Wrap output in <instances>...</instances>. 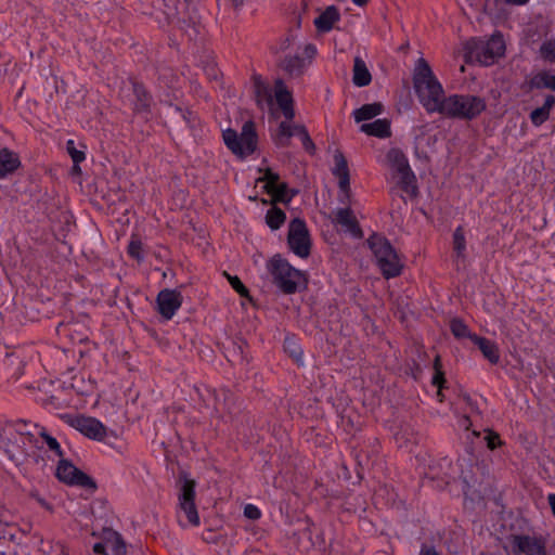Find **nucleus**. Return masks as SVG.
I'll return each instance as SVG.
<instances>
[{"instance_id":"nucleus-1","label":"nucleus","mask_w":555,"mask_h":555,"mask_svg":"<svg viewBox=\"0 0 555 555\" xmlns=\"http://www.w3.org/2000/svg\"><path fill=\"white\" fill-rule=\"evenodd\" d=\"M280 117H283L284 120H280V147H285L291 145V139L293 137H298L301 140L304 149L310 153L314 154L315 144L310 138L307 128L301 124L294 122L295 118V107H294V99L293 93L285 85L283 80L280 79Z\"/></svg>"},{"instance_id":"nucleus-2","label":"nucleus","mask_w":555,"mask_h":555,"mask_svg":"<svg viewBox=\"0 0 555 555\" xmlns=\"http://www.w3.org/2000/svg\"><path fill=\"white\" fill-rule=\"evenodd\" d=\"M413 87L426 112L436 113L444 99V91L435 77L428 62L423 57L416 62L413 74Z\"/></svg>"},{"instance_id":"nucleus-3","label":"nucleus","mask_w":555,"mask_h":555,"mask_svg":"<svg viewBox=\"0 0 555 555\" xmlns=\"http://www.w3.org/2000/svg\"><path fill=\"white\" fill-rule=\"evenodd\" d=\"M467 457L457 459L455 463L447 457L441 459L436 466L429 467V475L433 479L440 478L444 480L446 483L462 480L464 485L463 493L467 495L475 483L473 470L476 463L472 448L467 449Z\"/></svg>"},{"instance_id":"nucleus-4","label":"nucleus","mask_w":555,"mask_h":555,"mask_svg":"<svg viewBox=\"0 0 555 555\" xmlns=\"http://www.w3.org/2000/svg\"><path fill=\"white\" fill-rule=\"evenodd\" d=\"M485 109L486 102L479 96L453 94L444 96L436 113L450 118L472 120Z\"/></svg>"},{"instance_id":"nucleus-5","label":"nucleus","mask_w":555,"mask_h":555,"mask_svg":"<svg viewBox=\"0 0 555 555\" xmlns=\"http://www.w3.org/2000/svg\"><path fill=\"white\" fill-rule=\"evenodd\" d=\"M367 245L373 251L377 264L386 279L400 275L403 266L387 238L378 234H373L367 238Z\"/></svg>"},{"instance_id":"nucleus-6","label":"nucleus","mask_w":555,"mask_h":555,"mask_svg":"<svg viewBox=\"0 0 555 555\" xmlns=\"http://www.w3.org/2000/svg\"><path fill=\"white\" fill-rule=\"evenodd\" d=\"M178 511L177 517L181 526H199V516L195 505V487L194 480L188 478L186 474H182L178 480Z\"/></svg>"},{"instance_id":"nucleus-7","label":"nucleus","mask_w":555,"mask_h":555,"mask_svg":"<svg viewBox=\"0 0 555 555\" xmlns=\"http://www.w3.org/2000/svg\"><path fill=\"white\" fill-rule=\"evenodd\" d=\"M223 141L227 147L242 159L253 154L257 145V135L253 121H246L240 134L230 128L224 130Z\"/></svg>"},{"instance_id":"nucleus-8","label":"nucleus","mask_w":555,"mask_h":555,"mask_svg":"<svg viewBox=\"0 0 555 555\" xmlns=\"http://www.w3.org/2000/svg\"><path fill=\"white\" fill-rule=\"evenodd\" d=\"M253 89L257 106L275 119L278 113V78L268 80L255 74L253 76Z\"/></svg>"},{"instance_id":"nucleus-9","label":"nucleus","mask_w":555,"mask_h":555,"mask_svg":"<svg viewBox=\"0 0 555 555\" xmlns=\"http://www.w3.org/2000/svg\"><path fill=\"white\" fill-rule=\"evenodd\" d=\"M288 248L300 258H308L311 253V237L306 222L302 219L294 218L288 224L287 231Z\"/></svg>"},{"instance_id":"nucleus-10","label":"nucleus","mask_w":555,"mask_h":555,"mask_svg":"<svg viewBox=\"0 0 555 555\" xmlns=\"http://www.w3.org/2000/svg\"><path fill=\"white\" fill-rule=\"evenodd\" d=\"M259 184L262 192H266L269 195V199H261L262 204L271 205L266 215V223L271 230H278V173L268 169L264 177L257 179L256 188Z\"/></svg>"},{"instance_id":"nucleus-11","label":"nucleus","mask_w":555,"mask_h":555,"mask_svg":"<svg viewBox=\"0 0 555 555\" xmlns=\"http://www.w3.org/2000/svg\"><path fill=\"white\" fill-rule=\"evenodd\" d=\"M62 418L89 439L103 441L107 436V428L95 417L65 414Z\"/></svg>"},{"instance_id":"nucleus-12","label":"nucleus","mask_w":555,"mask_h":555,"mask_svg":"<svg viewBox=\"0 0 555 555\" xmlns=\"http://www.w3.org/2000/svg\"><path fill=\"white\" fill-rule=\"evenodd\" d=\"M56 477L69 486H78L88 490L96 489L95 481L68 460H60L56 467Z\"/></svg>"},{"instance_id":"nucleus-13","label":"nucleus","mask_w":555,"mask_h":555,"mask_svg":"<svg viewBox=\"0 0 555 555\" xmlns=\"http://www.w3.org/2000/svg\"><path fill=\"white\" fill-rule=\"evenodd\" d=\"M317 53V47L313 43H307L304 46L301 54L296 52L295 54L285 55L282 67L291 77H300L311 65Z\"/></svg>"},{"instance_id":"nucleus-14","label":"nucleus","mask_w":555,"mask_h":555,"mask_svg":"<svg viewBox=\"0 0 555 555\" xmlns=\"http://www.w3.org/2000/svg\"><path fill=\"white\" fill-rule=\"evenodd\" d=\"M308 279L305 272L295 269L286 260L280 258V291L295 294L307 287Z\"/></svg>"},{"instance_id":"nucleus-15","label":"nucleus","mask_w":555,"mask_h":555,"mask_svg":"<svg viewBox=\"0 0 555 555\" xmlns=\"http://www.w3.org/2000/svg\"><path fill=\"white\" fill-rule=\"evenodd\" d=\"M509 541L514 555H546L545 540L542 537L512 534Z\"/></svg>"},{"instance_id":"nucleus-16","label":"nucleus","mask_w":555,"mask_h":555,"mask_svg":"<svg viewBox=\"0 0 555 555\" xmlns=\"http://www.w3.org/2000/svg\"><path fill=\"white\" fill-rule=\"evenodd\" d=\"M157 311L165 320H171L182 305V295L176 289L165 288L156 298Z\"/></svg>"},{"instance_id":"nucleus-17","label":"nucleus","mask_w":555,"mask_h":555,"mask_svg":"<svg viewBox=\"0 0 555 555\" xmlns=\"http://www.w3.org/2000/svg\"><path fill=\"white\" fill-rule=\"evenodd\" d=\"M131 85V94L130 103L135 113H149L151 109V105L153 103V98L151 93L146 90V88L134 80H130Z\"/></svg>"},{"instance_id":"nucleus-18","label":"nucleus","mask_w":555,"mask_h":555,"mask_svg":"<svg viewBox=\"0 0 555 555\" xmlns=\"http://www.w3.org/2000/svg\"><path fill=\"white\" fill-rule=\"evenodd\" d=\"M319 11L320 14L314 18L313 25L319 34L330 33L340 21V12L335 5H328L324 10Z\"/></svg>"},{"instance_id":"nucleus-19","label":"nucleus","mask_w":555,"mask_h":555,"mask_svg":"<svg viewBox=\"0 0 555 555\" xmlns=\"http://www.w3.org/2000/svg\"><path fill=\"white\" fill-rule=\"evenodd\" d=\"M479 49L480 51L477 52V56H482L483 60L481 61L485 64H490L495 57L503 55L505 51L503 37L501 35H493L486 43H481Z\"/></svg>"},{"instance_id":"nucleus-20","label":"nucleus","mask_w":555,"mask_h":555,"mask_svg":"<svg viewBox=\"0 0 555 555\" xmlns=\"http://www.w3.org/2000/svg\"><path fill=\"white\" fill-rule=\"evenodd\" d=\"M335 221L345 227L354 237H362L363 232L350 207L339 208L335 215Z\"/></svg>"},{"instance_id":"nucleus-21","label":"nucleus","mask_w":555,"mask_h":555,"mask_svg":"<svg viewBox=\"0 0 555 555\" xmlns=\"http://www.w3.org/2000/svg\"><path fill=\"white\" fill-rule=\"evenodd\" d=\"M263 292L274 293L278 288V255L272 256L267 262L266 272L261 276Z\"/></svg>"},{"instance_id":"nucleus-22","label":"nucleus","mask_w":555,"mask_h":555,"mask_svg":"<svg viewBox=\"0 0 555 555\" xmlns=\"http://www.w3.org/2000/svg\"><path fill=\"white\" fill-rule=\"evenodd\" d=\"M21 166V160L14 152L9 149L0 151V179L12 175Z\"/></svg>"},{"instance_id":"nucleus-23","label":"nucleus","mask_w":555,"mask_h":555,"mask_svg":"<svg viewBox=\"0 0 555 555\" xmlns=\"http://www.w3.org/2000/svg\"><path fill=\"white\" fill-rule=\"evenodd\" d=\"M360 130L367 135L376 138H389L391 135L390 121L388 119H376L373 122L362 124Z\"/></svg>"},{"instance_id":"nucleus-24","label":"nucleus","mask_w":555,"mask_h":555,"mask_svg":"<svg viewBox=\"0 0 555 555\" xmlns=\"http://www.w3.org/2000/svg\"><path fill=\"white\" fill-rule=\"evenodd\" d=\"M470 340L478 346L483 357L488 359L492 364H496L499 362V348L493 341L477 335H472Z\"/></svg>"},{"instance_id":"nucleus-25","label":"nucleus","mask_w":555,"mask_h":555,"mask_svg":"<svg viewBox=\"0 0 555 555\" xmlns=\"http://www.w3.org/2000/svg\"><path fill=\"white\" fill-rule=\"evenodd\" d=\"M352 72V82L357 87H365L371 83L372 75L365 62L360 56L354 57Z\"/></svg>"},{"instance_id":"nucleus-26","label":"nucleus","mask_w":555,"mask_h":555,"mask_svg":"<svg viewBox=\"0 0 555 555\" xmlns=\"http://www.w3.org/2000/svg\"><path fill=\"white\" fill-rule=\"evenodd\" d=\"M335 167L333 169V175L338 178V186L347 188L350 182V175L348 169L347 159L340 152H336L334 155Z\"/></svg>"},{"instance_id":"nucleus-27","label":"nucleus","mask_w":555,"mask_h":555,"mask_svg":"<svg viewBox=\"0 0 555 555\" xmlns=\"http://www.w3.org/2000/svg\"><path fill=\"white\" fill-rule=\"evenodd\" d=\"M554 105L555 96L552 94L546 95L544 104L530 113L531 122L537 127L544 124L550 118V113Z\"/></svg>"},{"instance_id":"nucleus-28","label":"nucleus","mask_w":555,"mask_h":555,"mask_svg":"<svg viewBox=\"0 0 555 555\" xmlns=\"http://www.w3.org/2000/svg\"><path fill=\"white\" fill-rule=\"evenodd\" d=\"M383 111L384 105L380 102L364 104L353 112V117L357 122H361L380 115Z\"/></svg>"},{"instance_id":"nucleus-29","label":"nucleus","mask_w":555,"mask_h":555,"mask_svg":"<svg viewBox=\"0 0 555 555\" xmlns=\"http://www.w3.org/2000/svg\"><path fill=\"white\" fill-rule=\"evenodd\" d=\"M246 343L243 339L232 340L231 345L228 347L227 357L229 361L234 364H245L248 363V359L245 354Z\"/></svg>"},{"instance_id":"nucleus-30","label":"nucleus","mask_w":555,"mask_h":555,"mask_svg":"<svg viewBox=\"0 0 555 555\" xmlns=\"http://www.w3.org/2000/svg\"><path fill=\"white\" fill-rule=\"evenodd\" d=\"M531 87L535 89H550L555 91V75L548 72H540L534 75L530 81Z\"/></svg>"},{"instance_id":"nucleus-31","label":"nucleus","mask_w":555,"mask_h":555,"mask_svg":"<svg viewBox=\"0 0 555 555\" xmlns=\"http://www.w3.org/2000/svg\"><path fill=\"white\" fill-rule=\"evenodd\" d=\"M387 158L398 173L410 168L405 155L399 149H391L387 154Z\"/></svg>"},{"instance_id":"nucleus-32","label":"nucleus","mask_w":555,"mask_h":555,"mask_svg":"<svg viewBox=\"0 0 555 555\" xmlns=\"http://www.w3.org/2000/svg\"><path fill=\"white\" fill-rule=\"evenodd\" d=\"M284 351L296 362L300 363L302 359V349L294 338L286 337L284 340Z\"/></svg>"},{"instance_id":"nucleus-33","label":"nucleus","mask_w":555,"mask_h":555,"mask_svg":"<svg viewBox=\"0 0 555 555\" xmlns=\"http://www.w3.org/2000/svg\"><path fill=\"white\" fill-rule=\"evenodd\" d=\"M113 539H107V547L111 548L113 555H126V543L118 532L112 533Z\"/></svg>"},{"instance_id":"nucleus-34","label":"nucleus","mask_w":555,"mask_h":555,"mask_svg":"<svg viewBox=\"0 0 555 555\" xmlns=\"http://www.w3.org/2000/svg\"><path fill=\"white\" fill-rule=\"evenodd\" d=\"M542 60L551 64L555 63V39H548L542 42L539 49Z\"/></svg>"},{"instance_id":"nucleus-35","label":"nucleus","mask_w":555,"mask_h":555,"mask_svg":"<svg viewBox=\"0 0 555 555\" xmlns=\"http://www.w3.org/2000/svg\"><path fill=\"white\" fill-rule=\"evenodd\" d=\"M453 248L459 258L464 257V251L466 248V241H465L463 228L461 225L457 227L453 233Z\"/></svg>"},{"instance_id":"nucleus-36","label":"nucleus","mask_w":555,"mask_h":555,"mask_svg":"<svg viewBox=\"0 0 555 555\" xmlns=\"http://www.w3.org/2000/svg\"><path fill=\"white\" fill-rule=\"evenodd\" d=\"M399 175V183L403 191L410 192L411 190H415V175L411 170V168L398 173Z\"/></svg>"},{"instance_id":"nucleus-37","label":"nucleus","mask_w":555,"mask_h":555,"mask_svg":"<svg viewBox=\"0 0 555 555\" xmlns=\"http://www.w3.org/2000/svg\"><path fill=\"white\" fill-rule=\"evenodd\" d=\"M434 370H435V374L433 376L431 384L434 386L442 388L447 380L444 378V373L442 371L441 358L439 354H437L435 357Z\"/></svg>"},{"instance_id":"nucleus-38","label":"nucleus","mask_w":555,"mask_h":555,"mask_svg":"<svg viewBox=\"0 0 555 555\" xmlns=\"http://www.w3.org/2000/svg\"><path fill=\"white\" fill-rule=\"evenodd\" d=\"M450 328L452 334L457 338H470V336L473 335L469 332L467 325L460 319H453L451 321Z\"/></svg>"},{"instance_id":"nucleus-39","label":"nucleus","mask_w":555,"mask_h":555,"mask_svg":"<svg viewBox=\"0 0 555 555\" xmlns=\"http://www.w3.org/2000/svg\"><path fill=\"white\" fill-rule=\"evenodd\" d=\"M224 275L227 276L229 283L231 284V286L233 287V289L240 294L242 297H246L248 299H251L250 296H249V291L248 288L242 283V281L240 280L238 276L236 275H230L228 274L227 272H224Z\"/></svg>"},{"instance_id":"nucleus-40","label":"nucleus","mask_w":555,"mask_h":555,"mask_svg":"<svg viewBox=\"0 0 555 555\" xmlns=\"http://www.w3.org/2000/svg\"><path fill=\"white\" fill-rule=\"evenodd\" d=\"M40 436L43 438L51 451H53L59 457L63 456V451L59 441L54 437L50 436L44 428L41 429Z\"/></svg>"},{"instance_id":"nucleus-41","label":"nucleus","mask_w":555,"mask_h":555,"mask_svg":"<svg viewBox=\"0 0 555 555\" xmlns=\"http://www.w3.org/2000/svg\"><path fill=\"white\" fill-rule=\"evenodd\" d=\"M66 151L70 156L73 163H81L86 158V154L83 151L77 150L74 140H68L66 142Z\"/></svg>"},{"instance_id":"nucleus-42","label":"nucleus","mask_w":555,"mask_h":555,"mask_svg":"<svg viewBox=\"0 0 555 555\" xmlns=\"http://www.w3.org/2000/svg\"><path fill=\"white\" fill-rule=\"evenodd\" d=\"M30 423L25 420H16L9 423L17 434L28 437H34L33 433L28 429Z\"/></svg>"},{"instance_id":"nucleus-43","label":"nucleus","mask_w":555,"mask_h":555,"mask_svg":"<svg viewBox=\"0 0 555 555\" xmlns=\"http://www.w3.org/2000/svg\"><path fill=\"white\" fill-rule=\"evenodd\" d=\"M297 193V189H291L285 182L280 181V203L287 204Z\"/></svg>"},{"instance_id":"nucleus-44","label":"nucleus","mask_w":555,"mask_h":555,"mask_svg":"<svg viewBox=\"0 0 555 555\" xmlns=\"http://www.w3.org/2000/svg\"><path fill=\"white\" fill-rule=\"evenodd\" d=\"M170 0H155L154 4L163 10L167 20L175 17L177 15V9L173 5H170Z\"/></svg>"},{"instance_id":"nucleus-45","label":"nucleus","mask_w":555,"mask_h":555,"mask_svg":"<svg viewBox=\"0 0 555 555\" xmlns=\"http://www.w3.org/2000/svg\"><path fill=\"white\" fill-rule=\"evenodd\" d=\"M141 250H142V243L140 241L132 240L129 243V245H128V254L132 258H134V259H137L139 261L143 260V255H142Z\"/></svg>"},{"instance_id":"nucleus-46","label":"nucleus","mask_w":555,"mask_h":555,"mask_svg":"<svg viewBox=\"0 0 555 555\" xmlns=\"http://www.w3.org/2000/svg\"><path fill=\"white\" fill-rule=\"evenodd\" d=\"M485 440L487 442V447L490 450H494L496 447H499L503 443L499 434H496L492 430L488 431V435L485 437Z\"/></svg>"},{"instance_id":"nucleus-47","label":"nucleus","mask_w":555,"mask_h":555,"mask_svg":"<svg viewBox=\"0 0 555 555\" xmlns=\"http://www.w3.org/2000/svg\"><path fill=\"white\" fill-rule=\"evenodd\" d=\"M244 516L248 519L256 520L260 518V509L254 504H247L244 507Z\"/></svg>"},{"instance_id":"nucleus-48","label":"nucleus","mask_w":555,"mask_h":555,"mask_svg":"<svg viewBox=\"0 0 555 555\" xmlns=\"http://www.w3.org/2000/svg\"><path fill=\"white\" fill-rule=\"evenodd\" d=\"M339 195H338V201L340 204L343 205H346V207H349L350 203H351V190H350V182L348 183V186L345 189V188H339Z\"/></svg>"},{"instance_id":"nucleus-49","label":"nucleus","mask_w":555,"mask_h":555,"mask_svg":"<svg viewBox=\"0 0 555 555\" xmlns=\"http://www.w3.org/2000/svg\"><path fill=\"white\" fill-rule=\"evenodd\" d=\"M204 72L207 75V77L211 80H218L220 75L219 69L212 62L207 63V65L204 67Z\"/></svg>"},{"instance_id":"nucleus-50","label":"nucleus","mask_w":555,"mask_h":555,"mask_svg":"<svg viewBox=\"0 0 555 555\" xmlns=\"http://www.w3.org/2000/svg\"><path fill=\"white\" fill-rule=\"evenodd\" d=\"M420 555H441L435 546L423 544L420 551Z\"/></svg>"},{"instance_id":"nucleus-51","label":"nucleus","mask_w":555,"mask_h":555,"mask_svg":"<svg viewBox=\"0 0 555 555\" xmlns=\"http://www.w3.org/2000/svg\"><path fill=\"white\" fill-rule=\"evenodd\" d=\"M106 547H107L106 541L105 542H98V543H95L93 545V552L96 555H107L106 554Z\"/></svg>"},{"instance_id":"nucleus-52","label":"nucleus","mask_w":555,"mask_h":555,"mask_svg":"<svg viewBox=\"0 0 555 555\" xmlns=\"http://www.w3.org/2000/svg\"><path fill=\"white\" fill-rule=\"evenodd\" d=\"M44 405H53L55 409H60L62 405L55 396H51L44 400Z\"/></svg>"},{"instance_id":"nucleus-53","label":"nucleus","mask_w":555,"mask_h":555,"mask_svg":"<svg viewBox=\"0 0 555 555\" xmlns=\"http://www.w3.org/2000/svg\"><path fill=\"white\" fill-rule=\"evenodd\" d=\"M547 501L552 508L553 514L555 515V493L548 494Z\"/></svg>"},{"instance_id":"nucleus-54","label":"nucleus","mask_w":555,"mask_h":555,"mask_svg":"<svg viewBox=\"0 0 555 555\" xmlns=\"http://www.w3.org/2000/svg\"><path fill=\"white\" fill-rule=\"evenodd\" d=\"M79 164L80 163H74V166L72 168L73 173H75V175H80L81 173V168H80Z\"/></svg>"},{"instance_id":"nucleus-55","label":"nucleus","mask_w":555,"mask_h":555,"mask_svg":"<svg viewBox=\"0 0 555 555\" xmlns=\"http://www.w3.org/2000/svg\"><path fill=\"white\" fill-rule=\"evenodd\" d=\"M527 1L528 0H506L507 3L517 4V5L525 4Z\"/></svg>"},{"instance_id":"nucleus-56","label":"nucleus","mask_w":555,"mask_h":555,"mask_svg":"<svg viewBox=\"0 0 555 555\" xmlns=\"http://www.w3.org/2000/svg\"><path fill=\"white\" fill-rule=\"evenodd\" d=\"M286 220V215L283 210L280 209V225L283 224Z\"/></svg>"},{"instance_id":"nucleus-57","label":"nucleus","mask_w":555,"mask_h":555,"mask_svg":"<svg viewBox=\"0 0 555 555\" xmlns=\"http://www.w3.org/2000/svg\"><path fill=\"white\" fill-rule=\"evenodd\" d=\"M352 2L359 7L365 5L369 0H352Z\"/></svg>"},{"instance_id":"nucleus-58","label":"nucleus","mask_w":555,"mask_h":555,"mask_svg":"<svg viewBox=\"0 0 555 555\" xmlns=\"http://www.w3.org/2000/svg\"><path fill=\"white\" fill-rule=\"evenodd\" d=\"M442 388L438 387V391H437V396L439 398V401H442L443 400V395H442Z\"/></svg>"},{"instance_id":"nucleus-59","label":"nucleus","mask_w":555,"mask_h":555,"mask_svg":"<svg viewBox=\"0 0 555 555\" xmlns=\"http://www.w3.org/2000/svg\"><path fill=\"white\" fill-rule=\"evenodd\" d=\"M235 8L243 4L244 0H232Z\"/></svg>"},{"instance_id":"nucleus-60","label":"nucleus","mask_w":555,"mask_h":555,"mask_svg":"<svg viewBox=\"0 0 555 555\" xmlns=\"http://www.w3.org/2000/svg\"><path fill=\"white\" fill-rule=\"evenodd\" d=\"M404 438V442L406 441H411L413 438H409V437H403Z\"/></svg>"},{"instance_id":"nucleus-61","label":"nucleus","mask_w":555,"mask_h":555,"mask_svg":"<svg viewBox=\"0 0 555 555\" xmlns=\"http://www.w3.org/2000/svg\"><path fill=\"white\" fill-rule=\"evenodd\" d=\"M59 555H68L65 551H62Z\"/></svg>"},{"instance_id":"nucleus-62","label":"nucleus","mask_w":555,"mask_h":555,"mask_svg":"<svg viewBox=\"0 0 555 555\" xmlns=\"http://www.w3.org/2000/svg\"><path fill=\"white\" fill-rule=\"evenodd\" d=\"M186 3H190L192 0H184Z\"/></svg>"}]
</instances>
